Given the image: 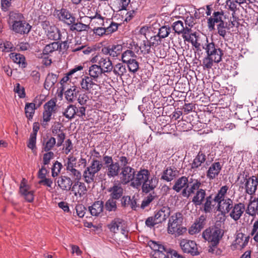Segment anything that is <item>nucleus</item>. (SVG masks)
Instances as JSON below:
<instances>
[{
  "label": "nucleus",
  "mask_w": 258,
  "mask_h": 258,
  "mask_svg": "<svg viewBox=\"0 0 258 258\" xmlns=\"http://www.w3.org/2000/svg\"><path fill=\"white\" fill-rule=\"evenodd\" d=\"M158 184V179L151 176L149 171L146 169H141L135 174V178L131 186L135 188L141 187L143 192L148 194L156 187Z\"/></svg>",
  "instance_id": "1"
},
{
  "label": "nucleus",
  "mask_w": 258,
  "mask_h": 258,
  "mask_svg": "<svg viewBox=\"0 0 258 258\" xmlns=\"http://www.w3.org/2000/svg\"><path fill=\"white\" fill-rule=\"evenodd\" d=\"M221 223L217 222L214 227H210L204 230L202 236L210 243V252H213L219 244L220 239L223 235V230L221 229Z\"/></svg>",
  "instance_id": "2"
},
{
  "label": "nucleus",
  "mask_w": 258,
  "mask_h": 258,
  "mask_svg": "<svg viewBox=\"0 0 258 258\" xmlns=\"http://www.w3.org/2000/svg\"><path fill=\"white\" fill-rule=\"evenodd\" d=\"M229 189L227 185L222 186L214 198L215 203L218 204V208L225 214H229L234 205L233 201L225 196Z\"/></svg>",
  "instance_id": "3"
},
{
  "label": "nucleus",
  "mask_w": 258,
  "mask_h": 258,
  "mask_svg": "<svg viewBox=\"0 0 258 258\" xmlns=\"http://www.w3.org/2000/svg\"><path fill=\"white\" fill-rule=\"evenodd\" d=\"M182 220V215L180 212H177L172 215L169 218L168 224V233L177 235H182L184 233L186 229L181 226Z\"/></svg>",
  "instance_id": "4"
},
{
  "label": "nucleus",
  "mask_w": 258,
  "mask_h": 258,
  "mask_svg": "<svg viewBox=\"0 0 258 258\" xmlns=\"http://www.w3.org/2000/svg\"><path fill=\"white\" fill-rule=\"evenodd\" d=\"M105 167V174L109 178L118 176L121 167L118 163L114 162L111 156L105 155L103 157Z\"/></svg>",
  "instance_id": "5"
},
{
  "label": "nucleus",
  "mask_w": 258,
  "mask_h": 258,
  "mask_svg": "<svg viewBox=\"0 0 258 258\" xmlns=\"http://www.w3.org/2000/svg\"><path fill=\"white\" fill-rule=\"evenodd\" d=\"M206 42L203 48L205 50L207 55L212 58L214 60V62H220L222 60V56L223 55V50L216 45L213 41L209 42L207 38Z\"/></svg>",
  "instance_id": "6"
},
{
  "label": "nucleus",
  "mask_w": 258,
  "mask_h": 258,
  "mask_svg": "<svg viewBox=\"0 0 258 258\" xmlns=\"http://www.w3.org/2000/svg\"><path fill=\"white\" fill-rule=\"evenodd\" d=\"M179 244L182 251L192 256H197L200 254L201 250L196 242L191 240L182 239L179 240Z\"/></svg>",
  "instance_id": "7"
},
{
  "label": "nucleus",
  "mask_w": 258,
  "mask_h": 258,
  "mask_svg": "<svg viewBox=\"0 0 258 258\" xmlns=\"http://www.w3.org/2000/svg\"><path fill=\"white\" fill-rule=\"evenodd\" d=\"M210 154V147L209 146H204L200 148L197 155L195 157L191 163V169L197 170L206 160L207 155Z\"/></svg>",
  "instance_id": "8"
},
{
  "label": "nucleus",
  "mask_w": 258,
  "mask_h": 258,
  "mask_svg": "<svg viewBox=\"0 0 258 258\" xmlns=\"http://www.w3.org/2000/svg\"><path fill=\"white\" fill-rule=\"evenodd\" d=\"M56 101L54 99H51L47 101L43 106V121L48 122L54 118L55 114L57 111Z\"/></svg>",
  "instance_id": "9"
},
{
  "label": "nucleus",
  "mask_w": 258,
  "mask_h": 258,
  "mask_svg": "<svg viewBox=\"0 0 258 258\" xmlns=\"http://www.w3.org/2000/svg\"><path fill=\"white\" fill-rule=\"evenodd\" d=\"M90 61L93 63H97L98 65L103 69L104 73H110L113 68L112 61L109 57H103L99 54L93 56Z\"/></svg>",
  "instance_id": "10"
},
{
  "label": "nucleus",
  "mask_w": 258,
  "mask_h": 258,
  "mask_svg": "<svg viewBox=\"0 0 258 258\" xmlns=\"http://www.w3.org/2000/svg\"><path fill=\"white\" fill-rule=\"evenodd\" d=\"M135 169L131 166L121 168L118 175L120 183L126 185L130 182H133L135 178Z\"/></svg>",
  "instance_id": "11"
},
{
  "label": "nucleus",
  "mask_w": 258,
  "mask_h": 258,
  "mask_svg": "<svg viewBox=\"0 0 258 258\" xmlns=\"http://www.w3.org/2000/svg\"><path fill=\"white\" fill-rule=\"evenodd\" d=\"M244 183V188L245 192L249 195H253L258 186V178L256 176H252L248 177L247 175H245L244 181L242 182Z\"/></svg>",
  "instance_id": "12"
},
{
  "label": "nucleus",
  "mask_w": 258,
  "mask_h": 258,
  "mask_svg": "<svg viewBox=\"0 0 258 258\" xmlns=\"http://www.w3.org/2000/svg\"><path fill=\"white\" fill-rule=\"evenodd\" d=\"M224 14L223 10L214 12L212 16L209 17L207 20L208 27L210 31L215 29V25L224 23Z\"/></svg>",
  "instance_id": "13"
},
{
  "label": "nucleus",
  "mask_w": 258,
  "mask_h": 258,
  "mask_svg": "<svg viewBox=\"0 0 258 258\" xmlns=\"http://www.w3.org/2000/svg\"><path fill=\"white\" fill-rule=\"evenodd\" d=\"M94 79L89 76H84L81 78L80 84L82 90L92 93L96 89L98 85L95 83Z\"/></svg>",
  "instance_id": "14"
},
{
  "label": "nucleus",
  "mask_w": 258,
  "mask_h": 258,
  "mask_svg": "<svg viewBox=\"0 0 258 258\" xmlns=\"http://www.w3.org/2000/svg\"><path fill=\"white\" fill-rule=\"evenodd\" d=\"M19 191L21 195L28 202L31 203L33 201L34 191L30 190V187L27 184L25 178H23L21 182Z\"/></svg>",
  "instance_id": "15"
},
{
  "label": "nucleus",
  "mask_w": 258,
  "mask_h": 258,
  "mask_svg": "<svg viewBox=\"0 0 258 258\" xmlns=\"http://www.w3.org/2000/svg\"><path fill=\"white\" fill-rule=\"evenodd\" d=\"M31 26L24 20L14 23L11 29L16 33L21 35L27 34L31 29Z\"/></svg>",
  "instance_id": "16"
},
{
  "label": "nucleus",
  "mask_w": 258,
  "mask_h": 258,
  "mask_svg": "<svg viewBox=\"0 0 258 258\" xmlns=\"http://www.w3.org/2000/svg\"><path fill=\"white\" fill-rule=\"evenodd\" d=\"M57 17L59 20L63 22L68 26H71L72 24L76 21L75 17L68 10L62 8L57 11Z\"/></svg>",
  "instance_id": "17"
},
{
  "label": "nucleus",
  "mask_w": 258,
  "mask_h": 258,
  "mask_svg": "<svg viewBox=\"0 0 258 258\" xmlns=\"http://www.w3.org/2000/svg\"><path fill=\"white\" fill-rule=\"evenodd\" d=\"M245 211V206L242 203H235L229 213L230 217L236 221L240 219Z\"/></svg>",
  "instance_id": "18"
},
{
  "label": "nucleus",
  "mask_w": 258,
  "mask_h": 258,
  "mask_svg": "<svg viewBox=\"0 0 258 258\" xmlns=\"http://www.w3.org/2000/svg\"><path fill=\"white\" fill-rule=\"evenodd\" d=\"M58 186L62 190L70 191L73 188V182L72 179L67 176L61 175L58 177L57 181Z\"/></svg>",
  "instance_id": "19"
},
{
  "label": "nucleus",
  "mask_w": 258,
  "mask_h": 258,
  "mask_svg": "<svg viewBox=\"0 0 258 258\" xmlns=\"http://www.w3.org/2000/svg\"><path fill=\"white\" fill-rule=\"evenodd\" d=\"M170 208L167 206H164L159 210H156L155 212L154 216H155V219L156 221H157L159 224H161L166 220L170 216Z\"/></svg>",
  "instance_id": "20"
},
{
  "label": "nucleus",
  "mask_w": 258,
  "mask_h": 258,
  "mask_svg": "<svg viewBox=\"0 0 258 258\" xmlns=\"http://www.w3.org/2000/svg\"><path fill=\"white\" fill-rule=\"evenodd\" d=\"M104 74L103 69L100 68V66H99L98 64H93L89 68V76L94 79V81L97 82L98 79L102 78L103 75Z\"/></svg>",
  "instance_id": "21"
},
{
  "label": "nucleus",
  "mask_w": 258,
  "mask_h": 258,
  "mask_svg": "<svg viewBox=\"0 0 258 258\" xmlns=\"http://www.w3.org/2000/svg\"><path fill=\"white\" fill-rule=\"evenodd\" d=\"M107 191L110 193V198L117 200L123 197V189L120 184L114 183Z\"/></svg>",
  "instance_id": "22"
},
{
  "label": "nucleus",
  "mask_w": 258,
  "mask_h": 258,
  "mask_svg": "<svg viewBox=\"0 0 258 258\" xmlns=\"http://www.w3.org/2000/svg\"><path fill=\"white\" fill-rule=\"evenodd\" d=\"M250 0H226V3L228 7V10L232 12V15L234 17V15L235 14V12L238 10L237 8V4L239 6L243 5H247L251 3ZM234 18V17H233Z\"/></svg>",
  "instance_id": "23"
},
{
  "label": "nucleus",
  "mask_w": 258,
  "mask_h": 258,
  "mask_svg": "<svg viewBox=\"0 0 258 258\" xmlns=\"http://www.w3.org/2000/svg\"><path fill=\"white\" fill-rule=\"evenodd\" d=\"M178 174V171L176 168L168 167L164 170L161 179L169 182L175 179Z\"/></svg>",
  "instance_id": "24"
},
{
  "label": "nucleus",
  "mask_w": 258,
  "mask_h": 258,
  "mask_svg": "<svg viewBox=\"0 0 258 258\" xmlns=\"http://www.w3.org/2000/svg\"><path fill=\"white\" fill-rule=\"evenodd\" d=\"M222 169V165L219 162H215L212 164L207 172V177L210 179H215L220 173Z\"/></svg>",
  "instance_id": "25"
},
{
  "label": "nucleus",
  "mask_w": 258,
  "mask_h": 258,
  "mask_svg": "<svg viewBox=\"0 0 258 258\" xmlns=\"http://www.w3.org/2000/svg\"><path fill=\"white\" fill-rule=\"evenodd\" d=\"M87 191L85 184L80 182V180H76L73 185L72 191L75 196H79L80 197L84 196Z\"/></svg>",
  "instance_id": "26"
},
{
  "label": "nucleus",
  "mask_w": 258,
  "mask_h": 258,
  "mask_svg": "<svg viewBox=\"0 0 258 258\" xmlns=\"http://www.w3.org/2000/svg\"><path fill=\"white\" fill-rule=\"evenodd\" d=\"M206 192L205 189L201 188L194 194L192 202L196 207L200 206L204 202L206 198Z\"/></svg>",
  "instance_id": "27"
},
{
  "label": "nucleus",
  "mask_w": 258,
  "mask_h": 258,
  "mask_svg": "<svg viewBox=\"0 0 258 258\" xmlns=\"http://www.w3.org/2000/svg\"><path fill=\"white\" fill-rule=\"evenodd\" d=\"M103 208L104 202L102 201H97L89 207V211L92 216H98L103 212Z\"/></svg>",
  "instance_id": "28"
},
{
  "label": "nucleus",
  "mask_w": 258,
  "mask_h": 258,
  "mask_svg": "<svg viewBox=\"0 0 258 258\" xmlns=\"http://www.w3.org/2000/svg\"><path fill=\"white\" fill-rule=\"evenodd\" d=\"M10 57L14 62L19 64V67L24 69L27 67V63L23 55L20 53L11 52L10 54Z\"/></svg>",
  "instance_id": "29"
},
{
  "label": "nucleus",
  "mask_w": 258,
  "mask_h": 258,
  "mask_svg": "<svg viewBox=\"0 0 258 258\" xmlns=\"http://www.w3.org/2000/svg\"><path fill=\"white\" fill-rule=\"evenodd\" d=\"M46 33L48 39L50 40L58 41L61 39L62 34L60 30L54 25H52Z\"/></svg>",
  "instance_id": "30"
},
{
  "label": "nucleus",
  "mask_w": 258,
  "mask_h": 258,
  "mask_svg": "<svg viewBox=\"0 0 258 258\" xmlns=\"http://www.w3.org/2000/svg\"><path fill=\"white\" fill-rule=\"evenodd\" d=\"M249 236H247L242 233H238L234 241L235 244L239 246L236 248H243L248 244L249 240Z\"/></svg>",
  "instance_id": "31"
},
{
  "label": "nucleus",
  "mask_w": 258,
  "mask_h": 258,
  "mask_svg": "<svg viewBox=\"0 0 258 258\" xmlns=\"http://www.w3.org/2000/svg\"><path fill=\"white\" fill-rule=\"evenodd\" d=\"M202 185V183L200 180L197 179H193L190 178L188 180L187 184V188L191 194H194L198 190H200V187Z\"/></svg>",
  "instance_id": "32"
},
{
  "label": "nucleus",
  "mask_w": 258,
  "mask_h": 258,
  "mask_svg": "<svg viewBox=\"0 0 258 258\" xmlns=\"http://www.w3.org/2000/svg\"><path fill=\"white\" fill-rule=\"evenodd\" d=\"M116 161L115 162L118 163L121 168L129 166L128 165L130 164L131 161L127 154L125 155L124 153L120 152L116 155Z\"/></svg>",
  "instance_id": "33"
},
{
  "label": "nucleus",
  "mask_w": 258,
  "mask_h": 258,
  "mask_svg": "<svg viewBox=\"0 0 258 258\" xmlns=\"http://www.w3.org/2000/svg\"><path fill=\"white\" fill-rule=\"evenodd\" d=\"M188 182V178L185 176H182L176 180L172 189L176 192H179L182 189L187 186Z\"/></svg>",
  "instance_id": "34"
},
{
  "label": "nucleus",
  "mask_w": 258,
  "mask_h": 258,
  "mask_svg": "<svg viewBox=\"0 0 258 258\" xmlns=\"http://www.w3.org/2000/svg\"><path fill=\"white\" fill-rule=\"evenodd\" d=\"M58 75L53 73H49L46 77L44 84V87L45 89L49 90L51 87H53L56 83Z\"/></svg>",
  "instance_id": "35"
},
{
  "label": "nucleus",
  "mask_w": 258,
  "mask_h": 258,
  "mask_svg": "<svg viewBox=\"0 0 258 258\" xmlns=\"http://www.w3.org/2000/svg\"><path fill=\"white\" fill-rule=\"evenodd\" d=\"M95 174H96L94 172L86 168L83 172L82 176L86 183L87 184H90L95 181Z\"/></svg>",
  "instance_id": "36"
},
{
  "label": "nucleus",
  "mask_w": 258,
  "mask_h": 258,
  "mask_svg": "<svg viewBox=\"0 0 258 258\" xmlns=\"http://www.w3.org/2000/svg\"><path fill=\"white\" fill-rule=\"evenodd\" d=\"M79 92V89L76 86H73L66 91V99L70 102H73L77 98Z\"/></svg>",
  "instance_id": "37"
},
{
  "label": "nucleus",
  "mask_w": 258,
  "mask_h": 258,
  "mask_svg": "<svg viewBox=\"0 0 258 258\" xmlns=\"http://www.w3.org/2000/svg\"><path fill=\"white\" fill-rule=\"evenodd\" d=\"M103 164L101 161L93 159L90 165L86 168L96 174L101 170Z\"/></svg>",
  "instance_id": "38"
},
{
  "label": "nucleus",
  "mask_w": 258,
  "mask_h": 258,
  "mask_svg": "<svg viewBox=\"0 0 258 258\" xmlns=\"http://www.w3.org/2000/svg\"><path fill=\"white\" fill-rule=\"evenodd\" d=\"M205 202H203V204L202 205L203 207L204 211L205 213H210L214 207V205H212L214 201V198L212 197V195H210L207 197H206Z\"/></svg>",
  "instance_id": "39"
},
{
  "label": "nucleus",
  "mask_w": 258,
  "mask_h": 258,
  "mask_svg": "<svg viewBox=\"0 0 258 258\" xmlns=\"http://www.w3.org/2000/svg\"><path fill=\"white\" fill-rule=\"evenodd\" d=\"M36 109L34 103H26L25 106V113L26 117L31 120L33 118L35 110Z\"/></svg>",
  "instance_id": "40"
},
{
  "label": "nucleus",
  "mask_w": 258,
  "mask_h": 258,
  "mask_svg": "<svg viewBox=\"0 0 258 258\" xmlns=\"http://www.w3.org/2000/svg\"><path fill=\"white\" fill-rule=\"evenodd\" d=\"M90 28L89 25H86L81 22H75L72 24L70 27V29L72 31H76L77 32H82L84 31H87Z\"/></svg>",
  "instance_id": "41"
},
{
  "label": "nucleus",
  "mask_w": 258,
  "mask_h": 258,
  "mask_svg": "<svg viewBox=\"0 0 258 258\" xmlns=\"http://www.w3.org/2000/svg\"><path fill=\"white\" fill-rule=\"evenodd\" d=\"M122 225V221L119 219H115L108 225V228L110 231L113 233H117L119 231Z\"/></svg>",
  "instance_id": "42"
},
{
  "label": "nucleus",
  "mask_w": 258,
  "mask_h": 258,
  "mask_svg": "<svg viewBox=\"0 0 258 258\" xmlns=\"http://www.w3.org/2000/svg\"><path fill=\"white\" fill-rule=\"evenodd\" d=\"M24 17L23 15L20 13L11 12L9 15V23L11 26L16 22H19L23 20Z\"/></svg>",
  "instance_id": "43"
},
{
  "label": "nucleus",
  "mask_w": 258,
  "mask_h": 258,
  "mask_svg": "<svg viewBox=\"0 0 258 258\" xmlns=\"http://www.w3.org/2000/svg\"><path fill=\"white\" fill-rule=\"evenodd\" d=\"M15 50V47L12 42L0 40V51L2 52H12Z\"/></svg>",
  "instance_id": "44"
},
{
  "label": "nucleus",
  "mask_w": 258,
  "mask_h": 258,
  "mask_svg": "<svg viewBox=\"0 0 258 258\" xmlns=\"http://www.w3.org/2000/svg\"><path fill=\"white\" fill-rule=\"evenodd\" d=\"M137 57L135 52L130 49H127L121 54V60L124 63L130 62L132 59Z\"/></svg>",
  "instance_id": "45"
},
{
  "label": "nucleus",
  "mask_w": 258,
  "mask_h": 258,
  "mask_svg": "<svg viewBox=\"0 0 258 258\" xmlns=\"http://www.w3.org/2000/svg\"><path fill=\"white\" fill-rule=\"evenodd\" d=\"M58 50V45L57 42H53L47 44L43 49V54L44 55L52 53L53 52Z\"/></svg>",
  "instance_id": "46"
},
{
  "label": "nucleus",
  "mask_w": 258,
  "mask_h": 258,
  "mask_svg": "<svg viewBox=\"0 0 258 258\" xmlns=\"http://www.w3.org/2000/svg\"><path fill=\"white\" fill-rule=\"evenodd\" d=\"M76 105L72 104L69 105L63 112V115L68 119L71 120L76 116Z\"/></svg>",
  "instance_id": "47"
},
{
  "label": "nucleus",
  "mask_w": 258,
  "mask_h": 258,
  "mask_svg": "<svg viewBox=\"0 0 258 258\" xmlns=\"http://www.w3.org/2000/svg\"><path fill=\"white\" fill-rule=\"evenodd\" d=\"M111 54L110 56L116 57L122 54L123 49L122 45L121 44H116L110 45Z\"/></svg>",
  "instance_id": "48"
},
{
  "label": "nucleus",
  "mask_w": 258,
  "mask_h": 258,
  "mask_svg": "<svg viewBox=\"0 0 258 258\" xmlns=\"http://www.w3.org/2000/svg\"><path fill=\"white\" fill-rule=\"evenodd\" d=\"M56 140L54 137H50L46 142H43L42 149L45 152H49L56 144Z\"/></svg>",
  "instance_id": "49"
},
{
  "label": "nucleus",
  "mask_w": 258,
  "mask_h": 258,
  "mask_svg": "<svg viewBox=\"0 0 258 258\" xmlns=\"http://www.w3.org/2000/svg\"><path fill=\"white\" fill-rule=\"evenodd\" d=\"M216 26L218 34L223 39H225V37L227 35L226 29H228L227 27V23L226 22L221 23V24L216 25Z\"/></svg>",
  "instance_id": "50"
},
{
  "label": "nucleus",
  "mask_w": 258,
  "mask_h": 258,
  "mask_svg": "<svg viewBox=\"0 0 258 258\" xmlns=\"http://www.w3.org/2000/svg\"><path fill=\"white\" fill-rule=\"evenodd\" d=\"M112 71L115 75L121 77L126 73L125 66L121 63H118L115 65Z\"/></svg>",
  "instance_id": "51"
},
{
  "label": "nucleus",
  "mask_w": 258,
  "mask_h": 258,
  "mask_svg": "<svg viewBox=\"0 0 258 258\" xmlns=\"http://www.w3.org/2000/svg\"><path fill=\"white\" fill-rule=\"evenodd\" d=\"M105 209L109 211H115L117 209L116 201L111 198H109L105 203L104 205Z\"/></svg>",
  "instance_id": "52"
},
{
  "label": "nucleus",
  "mask_w": 258,
  "mask_h": 258,
  "mask_svg": "<svg viewBox=\"0 0 258 258\" xmlns=\"http://www.w3.org/2000/svg\"><path fill=\"white\" fill-rule=\"evenodd\" d=\"M193 26L192 23L187 24V21H185V27H184V31L181 33L182 34V37L186 40H188L191 37V35H194V34L190 33L191 29L189 27H191Z\"/></svg>",
  "instance_id": "53"
},
{
  "label": "nucleus",
  "mask_w": 258,
  "mask_h": 258,
  "mask_svg": "<svg viewBox=\"0 0 258 258\" xmlns=\"http://www.w3.org/2000/svg\"><path fill=\"white\" fill-rule=\"evenodd\" d=\"M86 107L81 106H76L75 111L76 112V116L79 117L82 120H85L87 119L86 114Z\"/></svg>",
  "instance_id": "54"
},
{
  "label": "nucleus",
  "mask_w": 258,
  "mask_h": 258,
  "mask_svg": "<svg viewBox=\"0 0 258 258\" xmlns=\"http://www.w3.org/2000/svg\"><path fill=\"white\" fill-rule=\"evenodd\" d=\"M172 27L175 32L178 34H181L184 31L183 22L180 20L174 22Z\"/></svg>",
  "instance_id": "55"
},
{
  "label": "nucleus",
  "mask_w": 258,
  "mask_h": 258,
  "mask_svg": "<svg viewBox=\"0 0 258 258\" xmlns=\"http://www.w3.org/2000/svg\"><path fill=\"white\" fill-rule=\"evenodd\" d=\"M62 168V165L61 163L56 161L51 168L52 176L54 177L57 176L60 173L61 169Z\"/></svg>",
  "instance_id": "56"
},
{
  "label": "nucleus",
  "mask_w": 258,
  "mask_h": 258,
  "mask_svg": "<svg viewBox=\"0 0 258 258\" xmlns=\"http://www.w3.org/2000/svg\"><path fill=\"white\" fill-rule=\"evenodd\" d=\"M213 62H214V60L207 55L203 59L202 66L204 69L209 70L213 67Z\"/></svg>",
  "instance_id": "57"
},
{
  "label": "nucleus",
  "mask_w": 258,
  "mask_h": 258,
  "mask_svg": "<svg viewBox=\"0 0 258 258\" xmlns=\"http://www.w3.org/2000/svg\"><path fill=\"white\" fill-rule=\"evenodd\" d=\"M153 255L155 258H169V249L165 247L163 250L155 252Z\"/></svg>",
  "instance_id": "58"
},
{
  "label": "nucleus",
  "mask_w": 258,
  "mask_h": 258,
  "mask_svg": "<svg viewBox=\"0 0 258 258\" xmlns=\"http://www.w3.org/2000/svg\"><path fill=\"white\" fill-rule=\"evenodd\" d=\"M170 33V28L166 26H163L159 30L157 35L160 39L167 37Z\"/></svg>",
  "instance_id": "59"
},
{
  "label": "nucleus",
  "mask_w": 258,
  "mask_h": 258,
  "mask_svg": "<svg viewBox=\"0 0 258 258\" xmlns=\"http://www.w3.org/2000/svg\"><path fill=\"white\" fill-rule=\"evenodd\" d=\"M157 197L155 195V193L149 194L146 198H145L142 202L141 208L144 209L147 207Z\"/></svg>",
  "instance_id": "60"
},
{
  "label": "nucleus",
  "mask_w": 258,
  "mask_h": 258,
  "mask_svg": "<svg viewBox=\"0 0 258 258\" xmlns=\"http://www.w3.org/2000/svg\"><path fill=\"white\" fill-rule=\"evenodd\" d=\"M130 72L134 73L137 72L139 68L138 62L136 60V58L132 59L130 62L126 63Z\"/></svg>",
  "instance_id": "61"
},
{
  "label": "nucleus",
  "mask_w": 258,
  "mask_h": 258,
  "mask_svg": "<svg viewBox=\"0 0 258 258\" xmlns=\"http://www.w3.org/2000/svg\"><path fill=\"white\" fill-rule=\"evenodd\" d=\"M148 245L150 248L154 250V252L156 251H159L161 250H163L165 246L159 243H157L154 241H150L148 242Z\"/></svg>",
  "instance_id": "62"
},
{
  "label": "nucleus",
  "mask_w": 258,
  "mask_h": 258,
  "mask_svg": "<svg viewBox=\"0 0 258 258\" xmlns=\"http://www.w3.org/2000/svg\"><path fill=\"white\" fill-rule=\"evenodd\" d=\"M14 91L17 93L20 98H24L26 96L25 88L21 87L19 83H17L14 87Z\"/></svg>",
  "instance_id": "63"
},
{
  "label": "nucleus",
  "mask_w": 258,
  "mask_h": 258,
  "mask_svg": "<svg viewBox=\"0 0 258 258\" xmlns=\"http://www.w3.org/2000/svg\"><path fill=\"white\" fill-rule=\"evenodd\" d=\"M250 235L253 236V239L255 241L258 242V218L254 221Z\"/></svg>",
  "instance_id": "64"
}]
</instances>
